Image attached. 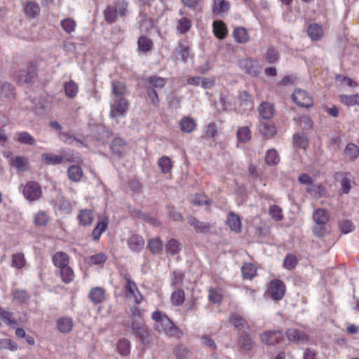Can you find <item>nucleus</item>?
Segmentation results:
<instances>
[{
  "mask_svg": "<svg viewBox=\"0 0 359 359\" xmlns=\"http://www.w3.org/2000/svg\"><path fill=\"white\" fill-rule=\"evenodd\" d=\"M158 165L163 173H168L171 170V161L168 156H163L158 161Z\"/></svg>",
  "mask_w": 359,
  "mask_h": 359,
  "instance_id": "bf43d9fd",
  "label": "nucleus"
},
{
  "mask_svg": "<svg viewBox=\"0 0 359 359\" xmlns=\"http://www.w3.org/2000/svg\"><path fill=\"white\" fill-rule=\"evenodd\" d=\"M229 8V4L226 0H213L212 12L223 16Z\"/></svg>",
  "mask_w": 359,
  "mask_h": 359,
  "instance_id": "393cba45",
  "label": "nucleus"
},
{
  "mask_svg": "<svg viewBox=\"0 0 359 359\" xmlns=\"http://www.w3.org/2000/svg\"><path fill=\"white\" fill-rule=\"evenodd\" d=\"M53 262L55 266L62 269L67 266L69 262V256L63 252H57L53 256Z\"/></svg>",
  "mask_w": 359,
  "mask_h": 359,
  "instance_id": "aec40b11",
  "label": "nucleus"
},
{
  "mask_svg": "<svg viewBox=\"0 0 359 359\" xmlns=\"http://www.w3.org/2000/svg\"><path fill=\"white\" fill-rule=\"evenodd\" d=\"M165 249L168 253L175 255L181 250L180 243L176 239L172 238L168 242Z\"/></svg>",
  "mask_w": 359,
  "mask_h": 359,
  "instance_id": "3c124183",
  "label": "nucleus"
},
{
  "mask_svg": "<svg viewBox=\"0 0 359 359\" xmlns=\"http://www.w3.org/2000/svg\"><path fill=\"white\" fill-rule=\"evenodd\" d=\"M236 136L241 142L245 143L251 139L250 130L248 127H241L238 130Z\"/></svg>",
  "mask_w": 359,
  "mask_h": 359,
  "instance_id": "de8ad7c7",
  "label": "nucleus"
},
{
  "mask_svg": "<svg viewBox=\"0 0 359 359\" xmlns=\"http://www.w3.org/2000/svg\"><path fill=\"white\" fill-rule=\"evenodd\" d=\"M285 335L287 339L295 343L306 342L309 340V335L304 331L295 328H289L286 330Z\"/></svg>",
  "mask_w": 359,
  "mask_h": 359,
  "instance_id": "f8f14e48",
  "label": "nucleus"
},
{
  "mask_svg": "<svg viewBox=\"0 0 359 359\" xmlns=\"http://www.w3.org/2000/svg\"><path fill=\"white\" fill-rule=\"evenodd\" d=\"M117 13L116 8L113 6H108L104 11V17L106 22L109 24H112L116 21Z\"/></svg>",
  "mask_w": 359,
  "mask_h": 359,
  "instance_id": "a18cd8bd",
  "label": "nucleus"
},
{
  "mask_svg": "<svg viewBox=\"0 0 359 359\" xmlns=\"http://www.w3.org/2000/svg\"><path fill=\"white\" fill-rule=\"evenodd\" d=\"M259 116L265 120L271 119L274 114V107L272 104L266 102H262L258 108Z\"/></svg>",
  "mask_w": 359,
  "mask_h": 359,
  "instance_id": "a211bd4d",
  "label": "nucleus"
},
{
  "mask_svg": "<svg viewBox=\"0 0 359 359\" xmlns=\"http://www.w3.org/2000/svg\"><path fill=\"white\" fill-rule=\"evenodd\" d=\"M14 139L21 144L27 146L36 144L35 139L27 131L16 133Z\"/></svg>",
  "mask_w": 359,
  "mask_h": 359,
  "instance_id": "6ab92c4d",
  "label": "nucleus"
},
{
  "mask_svg": "<svg viewBox=\"0 0 359 359\" xmlns=\"http://www.w3.org/2000/svg\"><path fill=\"white\" fill-rule=\"evenodd\" d=\"M118 352L123 356L128 355L130 351V344L128 339H123L117 344Z\"/></svg>",
  "mask_w": 359,
  "mask_h": 359,
  "instance_id": "09e8293b",
  "label": "nucleus"
},
{
  "mask_svg": "<svg viewBox=\"0 0 359 359\" xmlns=\"http://www.w3.org/2000/svg\"><path fill=\"white\" fill-rule=\"evenodd\" d=\"M174 353L178 359H186L189 355V351L184 345H178L175 348Z\"/></svg>",
  "mask_w": 359,
  "mask_h": 359,
  "instance_id": "774afa93",
  "label": "nucleus"
},
{
  "mask_svg": "<svg viewBox=\"0 0 359 359\" xmlns=\"http://www.w3.org/2000/svg\"><path fill=\"white\" fill-rule=\"evenodd\" d=\"M261 341L266 346H275L283 339V332L280 330H267L259 334Z\"/></svg>",
  "mask_w": 359,
  "mask_h": 359,
  "instance_id": "20e7f679",
  "label": "nucleus"
},
{
  "mask_svg": "<svg viewBox=\"0 0 359 359\" xmlns=\"http://www.w3.org/2000/svg\"><path fill=\"white\" fill-rule=\"evenodd\" d=\"M138 46L141 50L147 52L151 49L152 41L145 36H140L138 40Z\"/></svg>",
  "mask_w": 359,
  "mask_h": 359,
  "instance_id": "680f3d73",
  "label": "nucleus"
},
{
  "mask_svg": "<svg viewBox=\"0 0 359 359\" xmlns=\"http://www.w3.org/2000/svg\"><path fill=\"white\" fill-rule=\"evenodd\" d=\"M215 35L222 39L225 38L227 34V29L222 21H215L212 25Z\"/></svg>",
  "mask_w": 359,
  "mask_h": 359,
  "instance_id": "f704fd0d",
  "label": "nucleus"
},
{
  "mask_svg": "<svg viewBox=\"0 0 359 359\" xmlns=\"http://www.w3.org/2000/svg\"><path fill=\"white\" fill-rule=\"evenodd\" d=\"M78 219L81 224L86 226L90 224L93 222L94 219V215L90 210H83L78 215Z\"/></svg>",
  "mask_w": 359,
  "mask_h": 359,
  "instance_id": "4c0bfd02",
  "label": "nucleus"
},
{
  "mask_svg": "<svg viewBox=\"0 0 359 359\" xmlns=\"http://www.w3.org/2000/svg\"><path fill=\"white\" fill-rule=\"evenodd\" d=\"M265 161L269 165H276L279 162V156L275 149H269L267 151Z\"/></svg>",
  "mask_w": 359,
  "mask_h": 359,
  "instance_id": "864d4df0",
  "label": "nucleus"
},
{
  "mask_svg": "<svg viewBox=\"0 0 359 359\" xmlns=\"http://www.w3.org/2000/svg\"><path fill=\"white\" fill-rule=\"evenodd\" d=\"M297 264V257L292 254H287L284 259L283 266L288 270L293 269L296 266Z\"/></svg>",
  "mask_w": 359,
  "mask_h": 359,
  "instance_id": "052dcab7",
  "label": "nucleus"
},
{
  "mask_svg": "<svg viewBox=\"0 0 359 359\" xmlns=\"http://www.w3.org/2000/svg\"><path fill=\"white\" fill-rule=\"evenodd\" d=\"M339 97L341 102L347 106L359 105V95L358 94L351 95H341Z\"/></svg>",
  "mask_w": 359,
  "mask_h": 359,
  "instance_id": "49530a36",
  "label": "nucleus"
},
{
  "mask_svg": "<svg viewBox=\"0 0 359 359\" xmlns=\"http://www.w3.org/2000/svg\"><path fill=\"white\" fill-rule=\"evenodd\" d=\"M107 259V255L104 253L100 252L88 257L87 262L90 264H101L104 263Z\"/></svg>",
  "mask_w": 359,
  "mask_h": 359,
  "instance_id": "4d7b16f0",
  "label": "nucleus"
},
{
  "mask_svg": "<svg viewBox=\"0 0 359 359\" xmlns=\"http://www.w3.org/2000/svg\"><path fill=\"white\" fill-rule=\"evenodd\" d=\"M166 83V79L158 76H150L146 79L147 89L161 90Z\"/></svg>",
  "mask_w": 359,
  "mask_h": 359,
  "instance_id": "dca6fc26",
  "label": "nucleus"
},
{
  "mask_svg": "<svg viewBox=\"0 0 359 359\" xmlns=\"http://www.w3.org/2000/svg\"><path fill=\"white\" fill-rule=\"evenodd\" d=\"M238 100L240 102V106L245 107L244 110L251 109L253 107L250 95L245 90L240 93L238 95Z\"/></svg>",
  "mask_w": 359,
  "mask_h": 359,
  "instance_id": "58836bf2",
  "label": "nucleus"
},
{
  "mask_svg": "<svg viewBox=\"0 0 359 359\" xmlns=\"http://www.w3.org/2000/svg\"><path fill=\"white\" fill-rule=\"evenodd\" d=\"M22 193L30 202L39 200L42 195L41 186L36 182H28L23 187Z\"/></svg>",
  "mask_w": 359,
  "mask_h": 359,
  "instance_id": "39448f33",
  "label": "nucleus"
},
{
  "mask_svg": "<svg viewBox=\"0 0 359 359\" xmlns=\"http://www.w3.org/2000/svg\"><path fill=\"white\" fill-rule=\"evenodd\" d=\"M57 327L62 333L69 332L73 327V322L71 318L62 317L57 320Z\"/></svg>",
  "mask_w": 359,
  "mask_h": 359,
  "instance_id": "4be33fe9",
  "label": "nucleus"
},
{
  "mask_svg": "<svg viewBox=\"0 0 359 359\" xmlns=\"http://www.w3.org/2000/svg\"><path fill=\"white\" fill-rule=\"evenodd\" d=\"M116 8V12L118 15L123 17L127 13L128 4L125 1H117L114 3L113 6Z\"/></svg>",
  "mask_w": 359,
  "mask_h": 359,
  "instance_id": "69168bd1",
  "label": "nucleus"
},
{
  "mask_svg": "<svg viewBox=\"0 0 359 359\" xmlns=\"http://www.w3.org/2000/svg\"><path fill=\"white\" fill-rule=\"evenodd\" d=\"M187 220L189 225L194 229L197 233H207L210 230L209 223L200 221L192 215H189Z\"/></svg>",
  "mask_w": 359,
  "mask_h": 359,
  "instance_id": "ddd939ff",
  "label": "nucleus"
},
{
  "mask_svg": "<svg viewBox=\"0 0 359 359\" xmlns=\"http://www.w3.org/2000/svg\"><path fill=\"white\" fill-rule=\"evenodd\" d=\"M14 96V87L7 81H0V98Z\"/></svg>",
  "mask_w": 359,
  "mask_h": 359,
  "instance_id": "c85d7f7f",
  "label": "nucleus"
},
{
  "mask_svg": "<svg viewBox=\"0 0 359 359\" xmlns=\"http://www.w3.org/2000/svg\"><path fill=\"white\" fill-rule=\"evenodd\" d=\"M180 126L182 131L189 133L196 128L194 120L189 117H184L180 122Z\"/></svg>",
  "mask_w": 359,
  "mask_h": 359,
  "instance_id": "c9c22d12",
  "label": "nucleus"
},
{
  "mask_svg": "<svg viewBox=\"0 0 359 359\" xmlns=\"http://www.w3.org/2000/svg\"><path fill=\"white\" fill-rule=\"evenodd\" d=\"M126 144L123 139L116 137L111 143V150L114 154L120 156L125 151Z\"/></svg>",
  "mask_w": 359,
  "mask_h": 359,
  "instance_id": "5701e85b",
  "label": "nucleus"
},
{
  "mask_svg": "<svg viewBox=\"0 0 359 359\" xmlns=\"http://www.w3.org/2000/svg\"><path fill=\"white\" fill-rule=\"evenodd\" d=\"M25 13L30 17L34 18L40 12V7L38 4L29 1L25 8Z\"/></svg>",
  "mask_w": 359,
  "mask_h": 359,
  "instance_id": "5fc2aeb1",
  "label": "nucleus"
},
{
  "mask_svg": "<svg viewBox=\"0 0 359 359\" xmlns=\"http://www.w3.org/2000/svg\"><path fill=\"white\" fill-rule=\"evenodd\" d=\"M68 177L73 182H78L83 176V171L79 165H71L67 170Z\"/></svg>",
  "mask_w": 359,
  "mask_h": 359,
  "instance_id": "7c9ffc66",
  "label": "nucleus"
},
{
  "mask_svg": "<svg viewBox=\"0 0 359 359\" xmlns=\"http://www.w3.org/2000/svg\"><path fill=\"white\" fill-rule=\"evenodd\" d=\"M241 271L243 278L246 279L252 278L256 273V268L252 264H245L243 266Z\"/></svg>",
  "mask_w": 359,
  "mask_h": 359,
  "instance_id": "6e6d98bb",
  "label": "nucleus"
},
{
  "mask_svg": "<svg viewBox=\"0 0 359 359\" xmlns=\"http://www.w3.org/2000/svg\"><path fill=\"white\" fill-rule=\"evenodd\" d=\"M293 101L302 107L309 108L313 105V100L308 93L303 90L296 89L292 95Z\"/></svg>",
  "mask_w": 359,
  "mask_h": 359,
  "instance_id": "6e6552de",
  "label": "nucleus"
},
{
  "mask_svg": "<svg viewBox=\"0 0 359 359\" xmlns=\"http://www.w3.org/2000/svg\"><path fill=\"white\" fill-rule=\"evenodd\" d=\"M235 40L241 43H245L249 40L248 31L244 27H237L233 32Z\"/></svg>",
  "mask_w": 359,
  "mask_h": 359,
  "instance_id": "473e14b6",
  "label": "nucleus"
},
{
  "mask_svg": "<svg viewBox=\"0 0 359 359\" xmlns=\"http://www.w3.org/2000/svg\"><path fill=\"white\" fill-rule=\"evenodd\" d=\"M337 180H340L342 194H347L351 189V175L348 172H339L335 175Z\"/></svg>",
  "mask_w": 359,
  "mask_h": 359,
  "instance_id": "2eb2a0df",
  "label": "nucleus"
},
{
  "mask_svg": "<svg viewBox=\"0 0 359 359\" xmlns=\"http://www.w3.org/2000/svg\"><path fill=\"white\" fill-rule=\"evenodd\" d=\"M131 330L133 334L135 335L142 344L147 343L149 331L144 323L137 320H133L131 322Z\"/></svg>",
  "mask_w": 359,
  "mask_h": 359,
  "instance_id": "9d476101",
  "label": "nucleus"
},
{
  "mask_svg": "<svg viewBox=\"0 0 359 359\" xmlns=\"http://www.w3.org/2000/svg\"><path fill=\"white\" fill-rule=\"evenodd\" d=\"M226 224L229 225L231 231L239 233L241 230V222L238 215L233 212H231L228 217Z\"/></svg>",
  "mask_w": 359,
  "mask_h": 359,
  "instance_id": "b1692460",
  "label": "nucleus"
},
{
  "mask_svg": "<svg viewBox=\"0 0 359 359\" xmlns=\"http://www.w3.org/2000/svg\"><path fill=\"white\" fill-rule=\"evenodd\" d=\"M313 218L316 224H326L329 220L330 215L325 209H317L313 214Z\"/></svg>",
  "mask_w": 359,
  "mask_h": 359,
  "instance_id": "bb28decb",
  "label": "nucleus"
},
{
  "mask_svg": "<svg viewBox=\"0 0 359 359\" xmlns=\"http://www.w3.org/2000/svg\"><path fill=\"white\" fill-rule=\"evenodd\" d=\"M268 292L274 300H280L285 294V286L280 280H271Z\"/></svg>",
  "mask_w": 359,
  "mask_h": 359,
  "instance_id": "1a4fd4ad",
  "label": "nucleus"
},
{
  "mask_svg": "<svg viewBox=\"0 0 359 359\" xmlns=\"http://www.w3.org/2000/svg\"><path fill=\"white\" fill-rule=\"evenodd\" d=\"M63 157L50 153H44L41 155V161L46 165H58L63 161Z\"/></svg>",
  "mask_w": 359,
  "mask_h": 359,
  "instance_id": "c756f323",
  "label": "nucleus"
},
{
  "mask_svg": "<svg viewBox=\"0 0 359 359\" xmlns=\"http://www.w3.org/2000/svg\"><path fill=\"white\" fill-rule=\"evenodd\" d=\"M151 318L161 326L163 331L168 336L180 337L182 334L180 330L166 315L163 314L161 311H154Z\"/></svg>",
  "mask_w": 359,
  "mask_h": 359,
  "instance_id": "f257e3e1",
  "label": "nucleus"
},
{
  "mask_svg": "<svg viewBox=\"0 0 359 359\" xmlns=\"http://www.w3.org/2000/svg\"><path fill=\"white\" fill-rule=\"evenodd\" d=\"M60 272L61 279L65 283H69L74 280V273L72 269L70 266H67L62 269H60Z\"/></svg>",
  "mask_w": 359,
  "mask_h": 359,
  "instance_id": "c03bdc74",
  "label": "nucleus"
},
{
  "mask_svg": "<svg viewBox=\"0 0 359 359\" xmlns=\"http://www.w3.org/2000/svg\"><path fill=\"white\" fill-rule=\"evenodd\" d=\"M177 54L181 57L182 60L186 62L190 54L189 47L185 45L182 41L178 43L177 47L176 48Z\"/></svg>",
  "mask_w": 359,
  "mask_h": 359,
  "instance_id": "8fccbe9b",
  "label": "nucleus"
},
{
  "mask_svg": "<svg viewBox=\"0 0 359 359\" xmlns=\"http://www.w3.org/2000/svg\"><path fill=\"white\" fill-rule=\"evenodd\" d=\"M25 264V259L22 253H15L12 256V266L17 269L22 268Z\"/></svg>",
  "mask_w": 359,
  "mask_h": 359,
  "instance_id": "13d9d810",
  "label": "nucleus"
},
{
  "mask_svg": "<svg viewBox=\"0 0 359 359\" xmlns=\"http://www.w3.org/2000/svg\"><path fill=\"white\" fill-rule=\"evenodd\" d=\"M185 299L184 292L182 290L174 291L171 294V302L175 306L182 305Z\"/></svg>",
  "mask_w": 359,
  "mask_h": 359,
  "instance_id": "603ef678",
  "label": "nucleus"
},
{
  "mask_svg": "<svg viewBox=\"0 0 359 359\" xmlns=\"http://www.w3.org/2000/svg\"><path fill=\"white\" fill-rule=\"evenodd\" d=\"M229 320L238 330V334H241V332H251L249 324L241 316L237 313H233L231 315Z\"/></svg>",
  "mask_w": 359,
  "mask_h": 359,
  "instance_id": "9b49d317",
  "label": "nucleus"
},
{
  "mask_svg": "<svg viewBox=\"0 0 359 359\" xmlns=\"http://www.w3.org/2000/svg\"><path fill=\"white\" fill-rule=\"evenodd\" d=\"M36 77V68L32 63H29L23 69H20L15 75V80L21 86L30 85Z\"/></svg>",
  "mask_w": 359,
  "mask_h": 359,
  "instance_id": "f03ea898",
  "label": "nucleus"
},
{
  "mask_svg": "<svg viewBox=\"0 0 359 359\" xmlns=\"http://www.w3.org/2000/svg\"><path fill=\"white\" fill-rule=\"evenodd\" d=\"M279 57L278 51L273 47H269L266 53V59L269 63L276 62Z\"/></svg>",
  "mask_w": 359,
  "mask_h": 359,
  "instance_id": "338daca9",
  "label": "nucleus"
},
{
  "mask_svg": "<svg viewBox=\"0 0 359 359\" xmlns=\"http://www.w3.org/2000/svg\"><path fill=\"white\" fill-rule=\"evenodd\" d=\"M259 130L266 138H270L276 133V129L274 125L264 121L261 122Z\"/></svg>",
  "mask_w": 359,
  "mask_h": 359,
  "instance_id": "e433bc0d",
  "label": "nucleus"
},
{
  "mask_svg": "<svg viewBox=\"0 0 359 359\" xmlns=\"http://www.w3.org/2000/svg\"><path fill=\"white\" fill-rule=\"evenodd\" d=\"M11 164L20 172L27 170L29 161L26 157L15 156L11 158Z\"/></svg>",
  "mask_w": 359,
  "mask_h": 359,
  "instance_id": "cd10ccee",
  "label": "nucleus"
},
{
  "mask_svg": "<svg viewBox=\"0 0 359 359\" xmlns=\"http://www.w3.org/2000/svg\"><path fill=\"white\" fill-rule=\"evenodd\" d=\"M238 66L246 74L252 76L258 75L261 70L258 62L249 58L240 60L238 61Z\"/></svg>",
  "mask_w": 359,
  "mask_h": 359,
  "instance_id": "423d86ee",
  "label": "nucleus"
},
{
  "mask_svg": "<svg viewBox=\"0 0 359 359\" xmlns=\"http://www.w3.org/2000/svg\"><path fill=\"white\" fill-rule=\"evenodd\" d=\"M128 107L129 102L125 97L113 99L110 106V117L112 118H118L125 116L128 110Z\"/></svg>",
  "mask_w": 359,
  "mask_h": 359,
  "instance_id": "7ed1b4c3",
  "label": "nucleus"
},
{
  "mask_svg": "<svg viewBox=\"0 0 359 359\" xmlns=\"http://www.w3.org/2000/svg\"><path fill=\"white\" fill-rule=\"evenodd\" d=\"M48 221L47 214L43 211H39L34 217V224L36 226H45Z\"/></svg>",
  "mask_w": 359,
  "mask_h": 359,
  "instance_id": "e2e57ef3",
  "label": "nucleus"
},
{
  "mask_svg": "<svg viewBox=\"0 0 359 359\" xmlns=\"http://www.w3.org/2000/svg\"><path fill=\"white\" fill-rule=\"evenodd\" d=\"M344 152L346 158L351 161H355L359 156V148L353 143H348Z\"/></svg>",
  "mask_w": 359,
  "mask_h": 359,
  "instance_id": "2f4dec72",
  "label": "nucleus"
},
{
  "mask_svg": "<svg viewBox=\"0 0 359 359\" xmlns=\"http://www.w3.org/2000/svg\"><path fill=\"white\" fill-rule=\"evenodd\" d=\"M107 226V220L103 219L97 222L96 226L93 231L92 236L94 240H98L102 233L105 231Z\"/></svg>",
  "mask_w": 359,
  "mask_h": 359,
  "instance_id": "ea45409f",
  "label": "nucleus"
},
{
  "mask_svg": "<svg viewBox=\"0 0 359 359\" xmlns=\"http://www.w3.org/2000/svg\"><path fill=\"white\" fill-rule=\"evenodd\" d=\"M308 34L313 41L318 40L323 35V29L317 24H312L308 27Z\"/></svg>",
  "mask_w": 359,
  "mask_h": 359,
  "instance_id": "a19ab883",
  "label": "nucleus"
},
{
  "mask_svg": "<svg viewBox=\"0 0 359 359\" xmlns=\"http://www.w3.org/2000/svg\"><path fill=\"white\" fill-rule=\"evenodd\" d=\"M140 28L142 32H148L153 28V20L149 18L146 14L140 13Z\"/></svg>",
  "mask_w": 359,
  "mask_h": 359,
  "instance_id": "72a5a7b5",
  "label": "nucleus"
},
{
  "mask_svg": "<svg viewBox=\"0 0 359 359\" xmlns=\"http://www.w3.org/2000/svg\"><path fill=\"white\" fill-rule=\"evenodd\" d=\"M191 27V21L187 18H182L177 20V30L180 34H186Z\"/></svg>",
  "mask_w": 359,
  "mask_h": 359,
  "instance_id": "37998d69",
  "label": "nucleus"
},
{
  "mask_svg": "<svg viewBox=\"0 0 359 359\" xmlns=\"http://www.w3.org/2000/svg\"><path fill=\"white\" fill-rule=\"evenodd\" d=\"M88 297L94 305L100 304L105 300V290L100 287H93L89 291Z\"/></svg>",
  "mask_w": 359,
  "mask_h": 359,
  "instance_id": "4468645a",
  "label": "nucleus"
},
{
  "mask_svg": "<svg viewBox=\"0 0 359 359\" xmlns=\"http://www.w3.org/2000/svg\"><path fill=\"white\" fill-rule=\"evenodd\" d=\"M127 243L132 251L139 252L144 248V240L141 236L133 234L128 238Z\"/></svg>",
  "mask_w": 359,
  "mask_h": 359,
  "instance_id": "f3484780",
  "label": "nucleus"
},
{
  "mask_svg": "<svg viewBox=\"0 0 359 359\" xmlns=\"http://www.w3.org/2000/svg\"><path fill=\"white\" fill-rule=\"evenodd\" d=\"M62 28L67 33L74 31L76 22L71 18H67L61 21Z\"/></svg>",
  "mask_w": 359,
  "mask_h": 359,
  "instance_id": "0e129e2a",
  "label": "nucleus"
},
{
  "mask_svg": "<svg viewBox=\"0 0 359 359\" xmlns=\"http://www.w3.org/2000/svg\"><path fill=\"white\" fill-rule=\"evenodd\" d=\"M237 345L245 353H249L255 345V342L250 332H243L238 334Z\"/></svg>",
  "mask_w": 359,
  "mask_h": 359,
  "instance_id": "0eeeda50",
  "label": "nucleus"
},
{
  "mask_svg": "<svg viewBox=\"0 0 359 359\" xmlns=\"http://www.w3.org/2000/svg\"><path fill=\"white\" fill-rule=\"evenodd\" d=\"M147 248L153 255H159L163 252V243L159 238H151L148 241Z\"/></svg>",
  "mask_w": 359,
  "mask_h": 359,
  "instance_id": "412c9836",
  "label": "nucleus"
},
{
  "mask_svg": "<svg viewBox=\"0 0 359 359\" xmlns=\"http://www.w3.org/2000/svg\"><path fill=\"white\" fill-rule=\"evenodd\" d=\"M64 88L65 95L69 98L76 97L79 90L78 85L73 81L65 83Z\"/></svg>",
  "mask_w": 359,
  "mask_h": 359,
  "instance_id": "79ce46f5",
  "label": "nucleus"
},
{
  "mask_svg": "<svg viewBox=\"0 0 359 359\" xmlns=\"http://www.w3.org/2000/svg\"><path fill=\"white\" fill-rule=\"evenodd\" d=\"M113 99L124 97L126 93L125 84L120 81H113L111 84Z\"/></svg>",
  "mask_w": 359,
  "mask_h": 359,
  "instance_id": "a878e982",
  "label": "nucleus"
}]
</instances>
